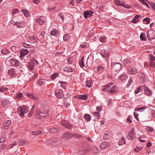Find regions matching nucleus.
I'll use <instances>...</instances> for the list:
<instances>
[{"mask_svg":"<svg viewBox=\"0 0 155 155\" xmlns=\"http://www.w3.org/2000/svg\"><path fill=\"white\" fill-rule=\"evenodd\" d=\"M111 66L112 73L115 75H117L122 68V65L118 62H111Z\"/></svg>","mask_w":155,"mask_h":155,"instance_id":"1","label":"nucleus"},{"mask_svg":"<svg viewBox=\"0 0 155 155\" xmlns=\"http://www.w3.org/2000/svg\"><path fill=\"white\" fill-rule=\"evenodd\" d=\"M103 89L106 91H108L110 93L113 94L117 91V88L114 83H110L104 86Z\"/></svg>","mask_w":155,"mask_h":155,"instance_id":"2","label":"nucleus"},{"mask_svg":"<svg viewBox=\"0 0 155 155\" xmlns=\"http://www.w3.org/2000/svg\"><path fill=\"white\" fill-rule=\"evenodd\" d=\"M127 139L129 140H132L136 138L135 132L133 128H131L128 132L127 135Z\"/></svg>","mask_w":155,"mask_h":155,"instance_id":"3","label":"nucleus"},{"mask_svg":"<svg viewBox=\"0 0 155 155\" xmlns=\"http://www.w3.org/2000/svg\"><path fill=\"white\" fill-rule=\"evenodd\" d=\"M28 112L25 106L19 107L18 109V112L21 117H24V114Z\"/></svg>","mask_w":155,"mask_h":155,"instance_id":"4","label":"nucleus"},{"mask_svg":"<svg viewBox=\"0 0 155 155\" xmlns=\"http://www.w3.org/2000/svg\"><path fill=\"white\" fill-rule=\"evenodd\" d=\"M100 54L102 57L105 58V60L107 61L109 58V52L108 50L103 49L101 50Z\"/></svg>","mask_w":155,"mask_h":155,"instance_id":"5","label":"nucleus"},{"mask_svg":"<svg viewBox=\"0 0 155 155\" xmlns=\"http://www.w3.org/2000/svg\"><path fill=\"white\" fill-rule=\"evenodd\" d=\"M137 77L140 79V83L143 84L145 82L146 77L143 73L138 72L137 74Z\"/></svg>","mask_w":155,"mask_h":155,"instance_id":"6","label":"nucleus"},{"mask_svg":"<svg viewBox=\"0 0 155 155\" xmlns=\"http://www.w3.org/2000/svg\"><path fill=\"white\" fill-rule=\"evenodd\" d=\"M73 137H76L77 135L76 134H72L70 132H66L64 133L62 137L65 139H68V138H71Z\"/></svg>","mask_w":155,"mask_h":155,"instance_id":"7","label":"nucleus"},{"mask_svg":"<svg viewBox=\"0 0 155 155\" xmlns=\"http://www.w3.org/2000/svg\"><path fill=\"white\" fill-rule=\"evenodd\" d=\"M115 4L117 5L118 6H121L127 8H130V6L129 5L125 4L123 2H120V0H114Z\"/></svg>","mask_w":155,"mask_h":155,"instance_id":"8","label":"nucleus"},{"mask_svg":"<svg viewBox=\"0 0 155 155\" xmlns=\"http://www.w3.org/2000/svg\"><path fill=\"white\" fill-rule=\"evenodd\" d=\"M137 69L134 67L130 68L127 69V73L129 75H134L138 72Z\"/></svg>","mask_w":155,"mask_h":155,"instance_id":"9","label":"nucleus"},{"mask_svg":"<svg viewBox=\"0 0 155 155\" xmlns=\"http://www.w3.org/2000/svg\"><path fill=\"white\" fill-rule=\"evenodd\" d=\"M10 56H9L8 58H7L6 59L8 60H9V59L10 60V63L12 65L16 67H18L20 63L18 60L13 58L10 59Z\"/></svg>","mask_w":155,"mask_h":155,"instance_id":"10","label":"nucleus"},{"mask_svg":"<svg viewBox=\"0 0 155 155\" xmlns=\"http://www.w3.org/2000/svg\"><path fill=\"white\" fill-rule=\"evenodd\" d=\"M55 96L58 98H62L64 96V94L62 90L60 89H56L55 91Z\"/></svg>","mask_w":155,"mask_h":155,"instance_id":"11","label":"nucleus"},{"mask_svg":"<svg viewBox=\"0 0 155 155\" xmlns=\"http://www.w3.org/2000/svg\"><path fill=\"white\" fill-rule=\"evenodd\" d=\"M48 143L53 146H55L58 144L59 140L58 138H52L49 140Z\"/></svg>","mask_w":155,"mask_h":155,"instance_id":"12","label":"nucleus"},{"mask_svg":"<svg viewBox=\"0 0 155 155\" xmlns=\"http://www.w3.org/2000/svg\"><path fill=\"white\" fill-rule=\"evenodd\" d=\"M62 125L63 126L70 129H71L73 128L72 125L66 120L62 122Z\"/></svg>","mask_w":155,"mask_h":155,"instance_id":"13","label":"nucleus"},{"mask_svg":"<svg viewBox=\"0 0 155 155\" xmlns=\"http://www.w3.org/2000/svg\"><path fill=\"white\" fill-rule=\"evenodd\" d=\"M144 94L147 96H150L152 94V91L148 87L145 86L144 87Z\"/></svg>","mask_w":155,"mask_h":155,"instance_id":"14","label":"nucleus"},{"mask_svg":"<svg viewBox=\"0 0 155 155\" xmlns=\"http://www.w3.org/2000/svg\"><path fill=\"white\" fill-rule=\"evenodd\" d=\"M36 117L39 119H41L42 117H45L46 116V111L44 112H38L36 114Z\"/></svg>","mask_w":155,"mask_h":155,"instance_id":"15","label":"nucleus"},{"mask_svg":"<svg viewBox=\"0 0 155 155\" xmlns=\"http://www.w3.org/2000/svg\"><path fill=\"white\" fill-rule=\"evenodd\" d=\"M36 21L41 25H42L45 22L46 20L45 16H41L39 18H37L36 19Z\"/></svg>","mask_w":155,"mask_h":155,"instance_id":"16","label":"nucleus"},{"mask_svg":"<svg viewBox=\"0 0 155 155\" xmlns=\"http://www.w3.org/2000/svg\"><path fill=\"white\" fill-rule=\"evenodd\" d=\"M35 66V63L32 60H31L27 64V68L31 71H32L34 69Z\"/></svg>","mask_w":155,"mask_h":155,"instance_id":"17","label":"nucleus"},{"mask_svg":"<svg viewBox=\"0 0 155 155\" xmlns=\"http://www.w3.org/2000/svg\"><path fill=\"white\" fill-rule=\"evenodd\" d=\"M8 74L12 77H16L17 74V72L16 69L12 68L8 71Z\"/></svg>","mask_w":155,"mask_h":155,"instance_id":"18","label":"nucleus"},{"mask_svg":"<svg viewBox=\"0 0 155 155\" xmlns=\"http://www.w3.org/2000/svg\"><path fill=\"white\" fill-rule=\"evenodd\" d=\"M110 137V133L108 131H106L104 133L103 136L104 140H108Z\"/></svg>","mask_w":155,"mask_h":155,"instance_id":"19","label":"nucleus"},{"mask_svg":"<svg viewBox=\"0 0 155 155\" xmlns=\"http://www.w3.org/2000/svg\"><path fill=\"white\" fill-rule=\"evenodd\" d=\"M28 52V51L27 49L23 48L21 51L20 57H23L27 55Z\"/></svg>","mask_w":155,"mask_h":155,"instance_id":"20","label":"nucleus"},{"mask_svg":"<svg viewBox=\"0 0 155 155\" xmlns=\"http://www.w3.org/2000/svg\"><path fill=\"white\" fill-rule=\"evenodd\" d=\"M110 144L109 143L104 141L102 142L100 145V147L102 149H104L106 148L109 146Z\"/></svg>","mask_w":155,"mask_h":155,"instance_id":"21","label":"nucleus"},{"mask_svg":"<svg viewBox=\"0 0 155 155\" xmlns=\"http://www.w3.org/2000/svg\"><path fill=\"white\" fill-rule=\"evenodd\" d=\"M12 123V121L10 120H5L3 122L4 126L5 128L7 129L8 127L10 126Z\"/></svg>","mask_w":155,"mask_h":155,"instance_id":"22","label":"nucleus"},{"mask_svg":"<svg viewBox=\"0 0 155 155\" xmlns=\"http://www.w3.org/2000/svg\"><path fill=\"white\" fill-rule=\"evenodd\" d=\"M26 95L28 97L33 99L38 100V97L35 94L31 93H26Z\"/></svg>","mask_w":155,"mask_h":155,"instance_id":"23","label":"nucleus"},{"mask_svg":"<svg viewBox=\"0 0 155 155\" xmlns=\"http://www.w3.org/2000/svg\"><path fill=\"white\" fill-rule=\"evenodd\" d=\"M143 90V88L141 87H138L135 91V93L136 96H138L140 95L142 92L141 91Z\"/></svg>","mask_w":155,"mask_h":155,"instance_id":"24","label":"nucleus"},{"mask_svg":"<svg viewBox=\"0 0 155 155\" xmlns=\"http://www.w3.org/2000/svg\"><path fill=\"white\" fill-rule=\"evenodd\" d=\"M23 13L24 14V16L25 17H29L30 15V13L26 9H23L21 10Z\"/></svg>","mask_w":155,"mask_h":155,"instance_id":"25","label":"nucleus"},{"mask_svg":"<svg viewBox=\"0 0 155 155\" xmlns=\"http://www.w3.org/2000/svg\"><path fill=\"white\" fill-rule=\"evenodd\" d=\"M93 13L91 11H87L84 12V17L85 18L90 17Z\"/></svg>","mask_w":155,"mask_h":155,"instance_id":"26","label":"nucleus"},{"mask_svg":"<svg viewBox=\"0 0 155 155\" xmlns=\"http://www.w3.org/2000/svg\"><path fill=\"white\" fill-rule=\"evenodd\" d=\"M13 24L17 26L18 28H22L24 27V23L23 22H18L17 21L13 22Z\"/></svg>","mask_w":155,"mask_h":155,"instance_id":"27","label":"nucleus"},{"mask_svg":"<svg viewBox=\"0 0 155 155\" xmlns=\"http://www.w3.org/2000/svg\"><path fill=\"white\" fill-rule=\"evenodd\" d=\"M2 105L5 107H7L9 105V102L8 100H3L2 101Z\"/></svg>","mask_w":155,"mask_h":155,"instance_id":"28","label":"nucleus"},{"mask_svg":"<svg viewBox=\"0 0 155 155\" xmlns=\"http://www.w3.org/2000/svg\"><path fill=\"white\" fill-rule=\"evenodd\" d=\"M140 17V15H136L132 20L131 22L134 24L137 23L139 21L138 20Z\"/></svg>","mask_w":155,"mask_h":155,"instance_id":"29","label":"nucleus"},{"mask_svg":"<svg viewBox=\"0 0 155 155\" xmlns=\"http://www.w3.org/2000/svg\"><path fill=\"white\" fill-rule=\"evenodd\" d=\"M93 84L92 80L91 79H87L86 82V86L88 87H91Z\"/></svg>","mask_w":155,"mask_h":155,"instance_id":"30","label":"nucleus"},{"mask_svg":"<svg viewBox=\"0 0 155 155\" xmlns=\"http://www.w3.org/2000/svg\"><path fill=\"white\" fill-rule=\"evenodd\" d=\"M49 131L52 133H56L59 130L58 127H53L49 129Z\"/></svg>","mask_w":155,"mask_h":155,"instance_id":"31","label":"nucleus"},{"mask_svg":"<svg viewBox=\"0 0 155 155\" xmlns=\"http://www.w3.org/2000/svg\"><path fill=\"white\" fill-rule=\"evenodd\" d=\"M87 95L86 94H80L78 96V98L80 99L84 100H86L87 98Z\"/></svg>","mask_w":155,"mask_h":155,"instance_id":"32","label":"nucleus"},{"mask_svg":"<svg viewBox=\"0 0 155 155\" xmlns=\"http://www.w3.org/2000/svg\"><path fill=\"white\" fill-rule=\"evenodd\" d=\"M71 102L72 101L69 99L66 100L64 102V106L66 107H68L70 105Z\"/></svg>","mask_w":155,"mask_h":155,"instance_id":"33","label":"nucleus"},{"mask_svg":"<svg viewBox=\"0 0 155 155\" xmlns=\"http://www.w3.org/2000/svg\"><path fill=\"white\" fill-rule=\"evenodd\" d=\"M58 33V31L57 29L54 28L50 31V35L52 36H57Z\"/></svg>","mask_w":155,"mask_h":155,"instance_id":"34","label":"nucleus"},{"mask_svg":"<svg viewBox=\"0 0 155 155\" xmlns=\"http://www.w3.org/2000/svg\"><path fill=\"white\" fill-rule=\"evenodd\" d=\"M131 61L130 60L128 59H124L123 61V63L124 65L129 66L130 65Z\"/></svg>","mask_w":155,"mask_h":155,"instance_id":"35","label":"nucleus"},{"mask_svg":"<svg viewBox=\"0 0 155 155\" xmlns=\"http://www.w3.org/2000/svg\"><path fill=\"white\" fill-rule=\"evenodd\" d=\"M140 38L142 41H145L147 39L145 34L143 33H141L140 35Z\"/></svg>","mask_w":155,"mask_h":155,"instance_id":"36","label":"nucleus"},{"mask_svg":"<svg viewBox=\"0 0 155 155\" xmlns=\"http://www.w3.org/2000/svg\"><path fill=\"white\" fill-rule=\"evenodd\" d=\"M84 58L83 57L81 58V60L79 61V65L82 68H83L85 67V64L84 63Z\"/></svg>","mask_w":155,"mask_h":155,"instance_id":"37","label":"nucleus"},{"mask_svg":"<svg viewBox=\"0 0 155 155\" xmlns=\"http://www.w3.org/2000/svg\"><path fill=\"white\" fill-rule=\"evenodd\" d=\"M11 48L12 50L15 52H18L19 50V48L16 46H12Z\"/></svg>","mask_w":155,"mask_h":155,"instance_id":"38","label":"nucleus"},{"mask_svg":"<svg viewBox=\"0 0 155 155\" xmlns=\"http://www.w3.org/2000/svg\"><path fill=\"white\" fill-rule=\"evenodd\" d=\"M59 83L61 84V86L63 88L65 89L67 86V83L65 81H60Z\"/></svg>","mask_w":155,"mask_h":155,"instance_id":"39","label":"nucleus"},{"mask_svg":"<svg viewBox=\"0 0 155 155\" xmlns=\"http://www.w3.org/2000/svg\"><path fill=\"white\" fill-rule=\"evenodd\" d=\"M70 38L71 37L68 34H66L64 35L63 39L65 41H68Z\"/></svg>","mask_w":155,"mask_h":155,"instance_id":"40","label":"nucleus"},{"mask_svg":"<svg viewBox=\"0 0 155 155\" xmlns=\"http://www.w3.org/2000/svg\"><path fill=\"white\" fill-rule=\"evenodd\" d=\"M143 148V146L138 147V146H137L136 148L134 149V151L137 153H138Z\"/></svg>","mask_w":155,"mask_h":155,"instance_id":"41","label":"nucleus"},{"mask_svg":"<svg viewBox=\"0 0 155 155\" xmlns=\"http://www.w3.org/2000/svg\"><path fill=\"white\" fill-rule=\"evenodd\" d=\"M119 78L122 81H124L127 78V75L123 74L119 76Z\"/></svg>","mask_w":155,"mask_h":155,"instance_id":"42","label":"nucleus"},{"mask_svg":"<svg viewBox=\"0 0 155 155\" xmlns=\"http://www.w3.org/2000/svg\"><path fill=\"white\" fill-rule=\"evenodd\" d=\"M147 108L145 107H138L135 109V110L139 111L140 112H143Z\"/></svg>","mask_w":155,"mask_h":155,"instance_id":"43","label":"nucleus"},{"mask_svg":"<svg viewBox=\"0 0 155 155\" xmlns=\"http://www.w3.org/2000/svg\"><path fill=\"white\" fill-rule=\"evenodd\" d=\"M143 22L145 24H149L150 22V19L149 18L147 17L143 20Z\"/></svg>","mask_w":155,"mask_h":155,"instance_id":"44","label":"nucleus"},{"mask_svg":"<svg viewBox=\"0 0 155 155\" xmlns=\"http://www.w3.org/2000/svg\"><path fill=\"white\" fill-rule=\"evenodd\" d=\"M12 15L15 16L18 15V13H20V12H19L17 9H13L12 10Z\"/></svg>","mask_w":155,"mask_h":155,"instance_id":"45","label":"nucleus"},{"mask_svg":"<svg viewBox=\"0 0 155 155\" xmlns=\"http://www.w3.org/2000/svg\"><path fill=\"white\" fill-rule=\"evenodd\" d=\"M84 118L87 121H90L91 119V116L88 114H85L84 115Z\"/></svg>","mask_w":155,"mask_h":155,"instance_id":"46","label":"nucleus"},{"mask_svg":"<svg viewBox=\"0 0 155 155\" xmlns=\"http://www.w3.org/2000/svg\"><path fill=\"white\" fill-rule=\"evenodd\" d=\"M146 137L144 135L141 136L139 138V140L141 142H144L145 141Z\"/></svg>","mask_w":155,"mask_h":155,"instance_id":"47","label":"nucleus"},{"mask_svg":"<svg viewBox=\"0 0 155 155\" xmlns=\"http://www.w3.org/2000/svg\"><path fill=\"white\" fill-rule=\"evenodd\" d=\"M64 71H67L68 72H72V69L71 68L65 67L64 68Z\"/></svg>","mask_w":155,"mask_h":155,"instance_id":"48","label":"nucleus"},{"mask_svg":"<svg viewBox=\"0 0 155 155\" xmlns=\"http://www.w3.org/2000/svg\"><path fill=\"white\" fill-rule=\"evenodd\" d=\"M45 83V81L44 79H39L38 80L37 83L38 85L41 86Z\"/></svg>","mask_w":155,"mask_h":155,"instance_id":"49","label":"nucleus"},{"mask_svg":"<svg viewBox=\"0 0 155 155\" xmlns=\"http://www.w3.org/2000/svg\"><path fill=\"white\" fill-rule=\"evenodd\" d=\"M2 53L4 54H7L8 53H9V51L6 49H3L1 51Z\"/></svg>","mask_w":155,"mask_h":155,"instance_id":"50","label":"nucleus"},{"mask_svg":"<svg viewBox=\"0 0 155 155\" xmlns=\"http://www.w3.org/2000/svg\"><path fill=\"white\" fill-rule=\"evenodd\" d=\"M58 73H55L51 75V78L52 80L54 79L56 77L58 76Z\"/></svg>","mask_w":155,"mask_h":155,"instance_id":"51","label":"nucleus"},{"mask_svg":"<svg viewBox=\"0 0 155 155\" xmlns=\"http://www.w3.org/2000/svg\"><path fill=\"white\" fill-rule=\"evenodd\" d=\"M22 97L23 94L21 92L18 93V94H17L16 96V98L18 99H21Z\"/></svg>","mask_w":155,"mask_h":155,"instance_id":"52","label":"nucleus"},{"mask_svg":"<svg viewBox=\"0 0 155 155\" xmlns=\"http://www.w3.org/2000/svg\"><path fill=\"white\" fill-rule=\"evenodd\" d=\"M29 38L31 41L32 42H34L36 41L35 36L34 35L30 36Z\"/></svg>","mask_w":155,"mask_h":155,"instance_id":"53","label":"nucleus"},{"mask_svg":"<svg viewBox=\"0 0 155 155\" xmlns=\"http://www.w3.org/2000/svg\"><path fill=\"white\" fill-rule=\"evenodd\" d=\"M100 41L102 42H105L106 41V38L105 36L101 37L100 38Z\"/></svg>","mask_w":155,"mask_h":155,"instance_id":"54","label":"nucleus"},{"mask_svg":"<svg viewBox=\"0 0 155 155\" xmlns=\"http://www.w3.org/2000/svg\"><path fill=\"white\" fill-rule=\"evenodd\" d=\"M149 59L151 61H154L155 60V57L152 55L150 54L148 56Z\"/></svg>","mask_w":155,"mask_h":155,"instance_id":"55","label":"nucleus"},{"mask_svg":"<svg viewBox=\"0 0 155 155\" xmlns=\"http://www.w3.org/2000/svg\"><path fill=\"white\" fill-rule=\"evenodd\" d=\"M11 135L13 137H15L17 136V133L13 130L11 132Z\"/></svg>","mask_w":155,"mask_h":155,"instance_id":"56","label":"nucleus"},{"mask_svg":"<svg viewBox=\"0 0 155 155\" xmlns=\"http://www.w3.org/2000/svg\"><path fill=\"white\" fill-rule=\"evenodd\" d=\"M23 46L26 48H31V45L28 44H26L25 43H22Z\"/></svg>","mask_w":155,"mask_h":155,"instance_id":"57","label":"nucleus"},{"mask_svg":"<svg viewBox=\"0 0 155 155\" xmlns=\"http://www.w3.org/2000/svg\"><path fill=\"white\" fill-rule=\"evenodd\" d=\"M8 89L7 87H4V86L0 87V92H3V91L8 90Z\"/></svg>","mask_w":155,"mask_h":155,"instance_id":"58","label":"nucleus"},{"mask_svg":"<svg viewBox=\"0 0 155 155\" xmlns=\"http://www.w3.org/2000/svg\"><path fill=\"white\" fill-rule=\"evenodd\" d=\"M133 81V79L130 78L128 81L127 84V87L128 88Z\"/></svg>","mask_w":155,"mask_h":155,"instance_id":"59","label":"nucleus"},{"mask_svg":"<svg viewBox=\"0 0 155 155\" xmlns=\"http://www.w3.org/2000/svg\"><path fill=\"white\" fill-rule=\"evenodd\" d=\"M41 133V131L38 130L33 131L32 132V134L33 135H36L40 134Z\"/></svg>","mask_w":155,"mask_h":155,"instance_id":"60","label":"nucleus"},{"mask_svg":"<svg viewBox=\"0 0 155 155\" xmlns=\"http://www.w3.org/2000/svg\"><path fill=\"white\" fill-rule=\"evenodd\" d=\"M139 1L142 4L146 5L148 8H149V5L145 2L144 0H139Z\"/></svg>","mask_w":155,"mask_h":155,"instance_id":"61","label":"nucleus"},{"mask_svg":"<svg viewBox=\"0 0 155 155\" xmlns=\"http://www.w3.org/2000/svg\"><path fill=\"white\" fill-rule=\"evenodd\" d=\"M125 143V140L124 139L123 137H122V139L120 141L118 142V144L119 145H122L124 144Z\"/></svg>","mask_w":155,"mask_h":155,"instance_id":"62","label":"nucleus"},{"mask_svg":"<svg viewBox=\"0 0 155 155\" xmlns=\"http://www.w3.org/2000/svg\"><path fill=\"white\" fill-rule=\"evenodd\" d=\"M104 67L102 66H100L97 68V70L99 71H102L104 70Z\"/></svg>","mask_w":155,"mask_h":155,"instance_id":"63","label":"nucleus"},{"mask_svg":"<svg viewBox=\"0 0 155 155\" xmlns=\"http://www.w3.org/2000/svg\"><path fill=\"white\" fill-rule=\"evenodd\" d=\"M150 27L151 29L153 30L155 27V24L153 23H151L150 25Z\"/></svg>","mask_w":155,"mask_h":155,"instance_id":"64","label":"nucleus"}]
</instances>
